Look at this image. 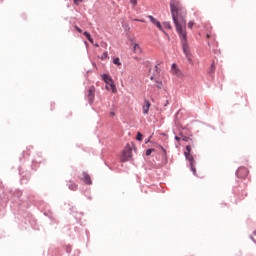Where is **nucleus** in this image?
I'll use <instances>...</instances> for the list:
<instances>
[{
  "mask_svg": "<svg viewBox=\"0 0 256 256\" xmlns=\"http://www.w3.org/2000/svg\"><path fill=\"white\" fill-rule=\"evenodd\" d=\"M170 11L176 31L181 39L183 51L185 55H189V45H187V11L181 6L179 2L171 1Z\"/></svg>",
  "mask_w": 256,
  "mask_h": 256,
  "instance_id": "nucleus-1",
  "label": "nucleus"
},
{
  "mask_svg": "<svg viewBox=\"0 0 256 256\" xmlns=\"http://www.w3.org/2000/svg\"><path fill=\"white\" fill-rule=\"evenodd\" d=\"M102 79L104 83H106V91H112V93H117V87L115 86L113 78H111L108 74H103Z\"/></svg>",
  "mask_w": 256,
  "mask_h": 256,
  "instance_id": "nucleus-2",
  "label": "nucleus"
},
{
  "mask_svg": "<svg viewBox=\"0 0 256 256\" xmlns=\"http://www.w3.org/2000/svg\"><path fill=\"white\" fill-rule=\"evenodd\" d=\"M184 155H185L187 161H189V163H190L191 171L193 172L194 175H196L197 170L195 169V159L193 158V155H191V146L190 145L186 146V151L184 152Z\"/></svg>",
  "mask_w": 256,
  "mask_h": 256,
  "instance_id": "nucleus-3",
  "label": "nucleus"
},
{
  "mask_svg": "<svg viewBox=\"0 0 256 256\" xmlns=\"http://www.w3.org/2000/svg\"><path fill=\"white\" fill-rule=\"evenodd\" d=\"M132 149H131V146L127 145L123 152H122V158H121V161L125 162V161H129V159H131L132 157Z\"/></svg>",
  "mask_w": 256,
  "mask_h": 256,
  "instance_id": "nucleus-4",
  "label": "nucleus"
},
{
  "mask_svg": "<svg viewBox=\"0 0 256 256\" xmlns=\"http://www.w3.org/2000/svg\"><path fill=\"white\" fill-rule=\"evenodd\" d=\"M236 175L240 179H245V178H247V175H249V170H247V168H245V167H240L236 171Z\"/></svg>",
  "mask_w": 256,
  "mask_h": 256,
  "instance_id": "nucleus-5",
  "label": "nucleus"
},
{
  "mask_svg": "<svg viewBox=\"0 0 256 256\" xmlns=\"http://www.w3.org/2000/svg\"><path fill=\"white\" fill-rule=\"evenodd\" d=\"M87 99L90 105H92L93 101H95V87L91 86L88 89Z\"/></svg>",
  "mask_w": 256,
  "mask_h": 256,
  "instance_id": "nucleus-6",
  "label": "nucleus"
},
{
  "mask_svg": "<svg viewBox=\"0 0 256 256\" xmlns=\"http://www.w3.org/2000/svg\"><path fill=\"white\" fill-rule=\"evenodd\" d=\"M148 19H150V21H151V23H153V25H156L158 27L159 31H163V26L161 25V22H159V20H157L152 15H149Z\"/></svg>",
  "mask_w": 256,
  "mask_h": 256,
  "instance_id": "nucleus-7",
  "label": "nucleus"
},
{
  "mask_svg": "<svg viewBox=\"0 0 256 256\" xmlns=\"http://www.w3.org/2000/svg\"><path fill=\"white\" fill-rule=\"evenodd\" d=\"M150 107H151V102H149V100H145L144 105L142 107V111L144 115H147L149 113Z\"/></svg>",
  "mask_w": 256,
  "mask_h": 256,
  "instance_id": "nucleus-8",
  "label": "nucleus"
},
{
  "mask_svg": "<svg viewBox=\"0 0 256 256\" xmlns=\"http://www.w3.org/2000/svg\"><path fill=\"white\" fill-rule=\"evenodd\" d=\"M83 177H82V181L86 184V185H91L92 181H91V176H89V174L83 172Z\"/></svg>",
  "mask_w": 256,
  "mask_h": 256,
  "instance_id": "nucleus-9",
  "label": "nucleus"
},
{
  "mask_svg": "<svg viewBox=\"0 0 256 256\" xmlns=\"http://www.w3.org/2000/svg\"><path fill=\"white\" fill-rule=\"evenodd\" d=\"M172 75H176V77H181V70L177 68V64L172 65Z\"/></svg>",
  "mask_w": 256,
  "mask_h": 256,
  "instance_id": "nucleus-10",
  "label": "nucleus"
},
{
  "mask_svg": "<svg viewBox=\"0 0 256 256\" xmlns=\"http://www.w3.org/2000/svg\"><path fill=\"white\" fill-rule=\"evenodd\" d=\"M133 51L136 55H141V46H139V44H134Z\"/></svg>",
  "mask_w": 256,
  "mask_h": 256,
  "instance_id": "nucleus-11",
  "label": "nucleus"
},
{
  "mask_svg": "<svg viewBox=\"0 0 256 256\" xmlns=\"http://www.w3.org/2000/svg\"><path fill=\"white\" fill-rule=\"evenodd\" d=\"M68 187L71 189V191H77V184L73 182H69Z\"/></svg>",
  "mask_w": 256,
  "mask_h": 256,
  "instance_id": "nucleus-12",
  "label": "nucleus"
},
{
  "mask_svg": "<svg viewBox=\"0 0 256 256\" xmlns=\"http://www.w3.org/2000/svg\"><path fill=\"white\" fill-rule=\"evenodd\" d=\"M84 36H85L86 39H88V41H89L90 43H92V45H93V38H91V34L86 31V32H84Z\"/></svg>",
  "mask_w": 256,
  "mask_h": 256,
  "instance_id": "nucleus-13",
  "label": "nucleus"
},
{
  "mask_svg": "<svg viewBox=\"0 0 256 256\" xmlns=\"http://www.w3.org/2000/svg\"><path fill=\"white\" fill-rule=\"evenodd\" d=\"M137 141H143V134H141L140 132L137 133L136 136Z\"/></svg>",
  "mask_w": 256,
  "mask_h": 256,
  "instance_id": "nucleus-14",
  "label": "nucleus"
},
{
  "mask_svg": "<svg viewBox=\"0 0 256 256\" xmlns=\"http://www.w3.org/2000/svg\"><path fill=\"white\" fill-rule=\"evenodd\" d=\"M158 149H161V151L163 152L164 156L167 157V150H165V148H163V146L159 145Z\"/></svg>",
  "mask_w": 256,
  "mask_h": 256,
  "instance_id": "nucleus-15",
  "label": "nucleus"
},
{
  "mask_svg": "<svg viewBox=\"0 0 256 256\" xmlns=\"http://www.w3.org/2000/svg\"><path fill=\"white\" fill-rule=\"evenodd\" d=\"M113 63H114V65H121V60L119 59V58H115L114 60H113Z\"/></svg>",
  "mask_w": 256,
  "mask_h": 256,
  "instance_id": "nucleus-16",
  "label": "nucleus"
},
{
  "mask_svg": "<svg viewBox=\"0 0 256 256\" xmlns=\"http://www.w3.org/2000/svg\"><path fill=\"white\" fill-rule=\"evenodd\" d=\"M209 73H215V63L211 64Z\"/></svg>",
  "mask_w": 256,
  "mask_h": 256,
  "instance_id": "nucleus-17",
  "label": "nucleus"
},
{
  "mask_svg": "<svg viewBox=\"0 0 256 256\" xmlns=\"http://www.w3.org/2000/svg\"><path fill=\"white\" fill-rule=\"evenodd\" d=\"M156 83L157 89H163V82L156 81Z\"/></svg>",
  "mask_w": 256,
  "mask_h": 256,
  "instance_id": "nucleus-18",
  "label": "nucleus"
},
{
  "mask_svg": "<svg viewBox=\"0 0 256 256\" xmlns=\"http://www.w3.org/2000/svg\"><path fill=\"white\" fill-rule=\"evenodd\" d=\"M164 27H165L166 29H172V27H171V22H164Z\"/></svg>",
  "mask_w": 256,
  "mask_h": 256,
  "instance_id": "nucleus-19",
  "label": "nucleus"
},
{
  "mask_svg": "<svg viewBox=\"0 0 256 256\" xmlns=\"http://www.w3.org/2000/svg\"><path fill=\"white\" fill-rule=\"evenodd\" d=\"M153 151H155V149H153V148L146 150L147 157H149V155H151V153H153Z\"/></svg>",
  "mask_w": 256,
  "mask_h": 256,
  "instance_id": "nucleus-20",
  "label": "nucleus"
},
{
  "mask_svg": "<svg viewBox=\"0 0 256 256\" xmlns=\"http://www.w3.org/2000/svg\"><path fill=\"white\" fill-rule=\"evenodd\" d=\"M108 55H109L108 52H104V53L102 54V56H101V59H102V60H103V59H107Z\"/></svg>",
  "mask_w": 256,
  "mask_h": 256,
  "instance_id": "nucleus-21",
  "label": "nucleus"
},
{
  "mask_svg": "<svg viewBox=\"0 0 256 256\" xmlns=\"http://www.w3.org/2000/svg\"><path fill=\"white\" fill-rule=\"evenodd\" d=\"M193 25H195V23L193 21L188 22L189 29H193Z\"/></svg>",
  "mask_w": 256,
  "mask_h": 256,
  "instance_id": "nucleus-22",
  "label": "nucleus"
},
{
  "mask_svg": "<svg viewBox=\"0 0 256 256\" xmlns=\"http://www.w3.org/2000/svg\"><path fill=\"white\" fill-rule=\"evenodd\" d=\"M74 5H79L80 3H83V0H73Z\"/></svg>",
  "mask_w": 256,
  "mask_h": 256,
  "instance_id": "nucleus-23",
  "label": "nucleus"
},
{
  "mask_svg": "<svg viewBox=\"0 0 256 256\" xmlns=\"http://www.w3.org/2000/svg\"><path fill=\"white\" fill-rule=\"evenodd\" d=\"M74 28L76 29V31H78V33H83V30H81V28H79L78 26H74Z\"/></svg>",
  "mask_w": 256,
  "mask_h": 256,
  "instance_id": "nucleus-24",
  "label": "nucleus"
},
{
  "mask_svg": "<svg viewBox=\"0 0 256 256\" xmlns=\"http://www.w3.org/2000/svg\"><path fill=\"white\" fill-rule=\"evenodd\" d=\"M130 3H132V5H137V0H130Z\"/></svg>",
  "mask_w": 256,
  "mask_h": 256,
  "instance_id": "nucleus-25",
  "label": "nucleus"
},
{
  "mask_svg": "<svg viewBox=\"0 0 256 256\" xmlns=\"http://www.w3.org/2000/svg\"><path fill=\"white\" fill-rule=\"evenodd\" d=\"M134 21H139L140 23H145V20H141V19H134Z\"/></svg>",
  "mask_w": 256,
  "mask_h": 256,
  "instance_id": "nucleus-26",
  "label": "nucleus"
},
{
  "mask_svg": "<svg viewBox=\"0 0 256 256\" xmlns=\"http://www.w3.org/2000/svg\"><path fill=\"white\" fill-rule=\"evenodd\" d=\"M250 239H251V241H253V243H256V240L253 236H250Z\"/></svg>",
  "mask_w": 256,
  "mask_h": 256,
  "instance_id": "nucleus-27",
  "label": "nucleus"
},
{
  "mask_svg": "<svg viewBox=\"0 0 256 256\" xmlns=\"http://www.w3.org/2000/svg\"><path fill=\"white\" fill-rule=\"evenodd\" d=\"M176 141H181V138L179 136L175 137Z\"/></svg>",
  "mask_w": 256,
  "mask_h": 256,
  "instance_id": "nucleus-28",
  "label": "nucleus"
},
{
  "mask_svg": "<svg viewBox=\"0 0 256 256\" xmlns=\"http://www.w3.org/2000/svg\"><path fill=\"white\" fill-rule=\"evenodd\" d=\"M253 235H255V236H256V229L253 231Z\"/></svg>",
  "mask_w": 256,
  "mask_h": 256,
  "instance_id": "nucleus-29",
  "label": "nucleus"
},
{
  "mask_svg": "<svg viewBox=\"0 0 256 256\" xmlns=\"http://www.w3.org/2000/svg\"><path fill=\"white\" fill-rule=\"evenodd\" d=\"M111 115H112V116H115V112H111Z\"/></svg>",
  "mask_w": 256,
  "mask_h": 256,
  "instance_id": "nucleus-30",
  "label": "nucleus"
},
{
  "mask_svg": "<svg viewBox=\"0 0 256 256\" xmlns=\"http://www.w3.org/2000/svg\"><path fill=\"white\" fill-rule=\"evenodd\" d=\"M209 37H211V35L207 34V39H209Z\"/></svg>",
  "mask_w": 256,
  "mask_h": 256,
  "instance_id": "nucleus-31",
  "label": "nucleus"
},
{
  "mask_svg": "<svg viewBox=\"0 0 256 256\" xmlns=\"http://www.w3.org/2000/svg\"><path fill=\"white\" fill-rule=\"evenodd\" d=\"M96 47H99V44H95Z\"/></svg>",
  "mask_w": 256,
  "mask_h": 256,
  "instance_id": "nucleus-32",
  "label": "nucleus"
}]
</instances>
